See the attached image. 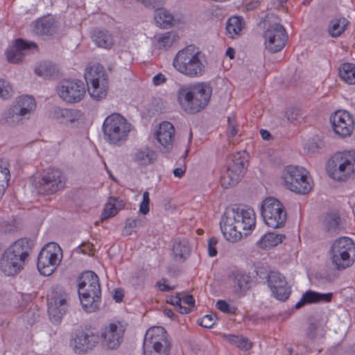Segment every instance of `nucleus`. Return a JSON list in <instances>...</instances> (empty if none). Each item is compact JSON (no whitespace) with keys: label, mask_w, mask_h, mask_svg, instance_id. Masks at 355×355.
Returning <instances> with one entry per match:
<instances>
[{"label":"nucleus","mask_w":355,"mask_h":355,"mask_svg":"<svg viewBox=\"0 0 355 355\" xmlns=\"http://www.w3.org/2000/svg\"><path fill=\"white\" fill-rule=\"evenodd\" d=\"M125 329L119 323H110L101 332L102 347L107 350H115L123 340Z\"/></svg>","instance_id":"19"},{"label":"nucleus","mask_w":355,"mask_h":355,"mask_svg":"<svg viewBox=\"0 0 355 355\" xmlns=\"http://www.w3.org/2000/svg\"><path fill=\"white\" fill-rule=\"evenodd\" d=\"M182 302L185 304L189 305V307L193 306L195 303V300L192 295H186L182 299Z\"/></svg>","instance_id":"57"},{"label":"nucleus","mask_w":355,"mask_h":355,"mask_svg":"<svg viewBox=\"0 0 355 355\" xmlns=\"http://www.w3.org/2000/svg\"><path fill=\"white\" fill-rule=\"evenodd\" d=\"M78 295L83 309L93 313L100 308L101 290L98 276L92 271L83 272L78 277Z\"/></svg>","instance_id":"5"},{"label":"nucleus","mask_w":355,"mask_h":355,"mask_svg":"<svg viewBox=\"0 0 355 355\" xmlns=\"http://www.w3.org/2000/svg\"><path fill=\"white\" fill-rule=\"evenodd\" d=\"M67 178L58 169L50 168L41 178L34 180L33 184L37 192L51 195L64 189Z\"/></svg>","instance_id":"13"},{"label":"nucleus","mask_w":355,"mask_h":355,"mask_svg":"<svg viewBox=\"0 0 355 355\" xmlns=\"http://www.w3.org/2000/svg\"><path fill=\"white\" fill-rule=\"evenodd\" d=\"M286 238L284 234L268 232L257 242V245L263 249L275 247L281 243Z\"/></svg>","instance_id":"34"},{"label":"nucleus","mask_w":355,"mask_h":355,"mask_svg":"<svg viewBox=\"0 0 355 355\" xmlns=\"http://www.w3.org/2000/svg\"><path fill=\"white\" fill-rule=\"evenodd\" d=\"M268 286L275 297L284 301L288 298L291 293L285 277L277 272H271L268 275Z\"/></svg>","instance_id":"21"},{"label":"nucleus","mask_w":355,"mask_h":355,"mask_svg":"<svg viewBox=\"0 0 355 355\" xmlns=\"http://www.w3.org/2000/svg\"><path fill=\"white\" fill-rule=\"evenodd\" d=\"M191 248L187 239H177L173 246L174 258L178 261H184L189 256Z\"/></svg>","instance_id":"31"},{"label":"nucleus","mask_w":355,"mask_h":355,"mask_svg":"<svg viewBox=\"0 0 355 355\" xmlns=\"http://www.w3.org/2000/svg\"><path fill=\"white\" fill-rule=\"evenodd\" d=\"M3 120L9 126H16L22 123L25 116L12 104L3 114Z\"/></svg>","instance_id":"33"},{"label":"nucleus","mask_w":355,"mask_h":355,"mask_svg":"<svg viewBox=\"0 0 355 355\" xmlns=\"http://www.w3.org/2000/svg\"><path fill=\"white\" fill-rule=\"evenodd\" d=\"M53 29L54 24L49 19H40L35 21L34 31L38 35H51Z\"/></svg>","instance_id":"42"},{"label":"nucleus","mask_w":355,"mask_h":355,"mask_svg":"<svg viewBox=\"0 0 355 355\" xmlns=\"http://www.w3.org/2000/svg\"><path fill=\"white\" fill-rule=\"evenodd\" d=\"M283 178L286 187L296 193L306 194L312 189L309 173L303 167L288 166Z\"/></svg>","instance_id":"11"},{"label":"nucleus","mask_w":355,"mask_h":355,"mask_svg":"<svg viewBox=\"0 0 355 355\" xmlns=\"http://www.w3.org/2000/svg\"><path fill=\"white\" fill-rule=\"evenodd\" d=\"M167 279L163 278L161 282L157 283V286L161 291H170L174 288V286H170L166 284Z\"/></svg>","instance_id":"53"},{"label":"nucleus","mask_w":355,"mask_h":355,"mask_svg":"<svg viewBox=\"0 0 355 355\" xmlns=\"http://www.w3.org/2000/svg\"><path fill=\"white\" fill-rule=\"evenodd\" d=\"M320 331H321V336H322L323 329L320 327L316 321L310 322L306 332V338L310 340L316 339L319 336Z\"/></svg>","instance_id":"47"},{"label":"nucleus","mask_w":355,"mask_h":355,"mask_svg":"<svg viewBox=\"0 0 355 355\" xmlns=\"http://www.w3.org/2000/svg\"><path fill=\"white\" fill-rule=\"evenodd\" d=\"M340 78L347 84L355 85V65L350 63L342 64L340 69Z\"/></svg>","instance_id":"43"},{"label":"nucleus","mask_w":355,"mask_h":355,"mask_svg":"<svg viewBox=\"0 0 355 355\" xmlns=\"http://www.w3.org/2000/svg\"><path fill=\"white\" fill-rule=\"evenodd\" d=\"M58 96L68 103L80 102L85 94L84 83L80 80H64L57 87Z\"/></svg>","instance_id":"17"},{"label":"nucleus","mask_w":355,"mask_h":355,"mask_svg":"<svg viewBox=\"0 0 355 355\" xmlns=\"http://www.w3.org/2000/svg\"><path fill=\"white\" fill-rule=\"evenodd\" d=\"M146 218L144 216H137L136 218H128L125 220V225L122 230V234L124 236H130L136 231L135 229L145 225Z\"/></svg>","instance_id":"38"},{"label":"nucleus","mask_w":355,"mask_h":355,"mask_svg":"<svg viewBox=\"0 0 355 355\" xmlns=\"http://www.w3.org/2000/svg\"><path fill=\"white\" fill-rule=\"evenodd\" d=\"M211 93V87L205 83L183 85L178 91V101L184 112L193 114L207 105Z\"/></svg>","instance_id":"2"},{"label":"nucleus","mask_w":355,"mask_h":355,"mask_svg":"<svg viewBox=\"0 0 355 355\" xmlns=\"http://www.w3.org/2000/svg\"><path fill=\"white\" fill-rule=\"evenodd\" d=\"M69 295L64 291H53L48 296V313L53 323H59L68 311Z\"/></svg>","instance_id":"16"},{"label":"nucleus","mask_w":355,"mask_h":355,"mask_svg":"<svg viewBox=\"0 0 355 355\" xmlns=\"http://www.w3.org/2000/svg\"><path fill=\"white\" fill-rule=\"evenodd\" d=\"M100 336L91 331L77 330L71 336L70 346L76 354H84L94 349Z\"/></svg>","instance_id":"18"},{"label":"nucleus","mask_w":355,"mask_h":355,"mask_svg":"<svg viewBox=\"0 0 355 355\" xmlns=\"http://www.w3.org/2000/svg\"><path fill=\"white\" fill-rule=\"evenodd\" d=\"M36 47L33 42H27L21 39H17L15 46H10L6 52L7 59L9 62L17 64L21 62L25 55V51Z\"/></svg>","instance_id":"23"},{"label":"nucleus","mask_w":355,"mask_h":355,"mask_svg":"<svg viewBox=\"0 0 355 355\" xmlns=\"http://www.w3.org/2000/svg\"><path fill=\"white\" fill-rule=\"evenodd\" d=\"M244 23L243 19L239 17H230L226 24V33L230 38H234L239 35L243 28Z\"/></svg>","instance_id":"37"},{"label":"nucleus","mask_w":355,"mask_h":355,"mask_svg":"<svg viewBox=\"0 0 355 355\" xmlns=\"http://www.w3.org/2000/svg\"><path fill=\"white\" fill-rule=\"evenodd\" d=\"M79 248L81 250V251L85 253H89L93 250V245L90 243L89 242H85L83 243L80 246Z\"/></svg>","instance_id":"56"},{"label":"nucleus","mask_w":355,"mask_h":355,"mask_svg":"<svg viewBox=\"0 0 355 355\" xmlns=\"http://www.w3.org/2000/svg\"><path fill=\"white\" fill-rule=\"evenodd\" d=\"M234 49L232 47H230L226 51V55L228 56L230 59H233L234 57Z\"/></svg>","instance_id":"63"},{"label":"nucleus","mask_w":355,"mask_h":355,"mask_svg":"<svg viewBox=\"0 0 355 355\" xmlns=\"http://www.w3.org/2000/svg\"><path fill=\"white\" fill-rule=\"evenodd\" d=\"M125 207V202L120 198L115 197H110L108 202L105 205L104 210L101 214V220H106L110 217L115 216L119 210Z\"/></svg>","instance_id":"30"},{"label":"nucleus","mask_w":355,"mask_h":355,"mask_svg":"<svg viewBox=\"0 0 355 355\" xmlns=\"http://www.w3.org/2000/svg\"><path fill=\"white\" fill-rule=\"evenodd\" d=\"M82 116L80 110L55 107L52 113V118L60 123L69 125L78 121Z\"/></svg>","instance_id":"25"},{"label":"nucleus","mask_w":355,"mask_h":355,"mask_svg":"<svg viewBox=\"0 0 355 355\" xmlns=\"http://www.w3.org/2000/svg\"><path fill=\"white\" fill-rule=\"evenodd\" d=\"M13 94V89L10 83L0 78V97L3 99H8Z\"/></svg>","instance_id":"48"},{"label":"nucleus","mask_w":355,"mask_h":355,"mask_svg":"<svg viewBox=\"0 0 355 355\" xmlns=\"http://www.w3.org/2000/svg\"><path fill=\"white\" fill-rule=\"evenodd\" d=\"M8 163L0 159V198L4 194L10 179Z\"/></svg>","instance_id":"41"},{"label":"nucleus","mask_w":355,"mask_h":355,"mask_svg":"<svg viewBox=\"0 0 355 355\" xmlns=\"http://www.w3.org/2000/svg\"><path fill=\"white\" fill-rule=\"evenodd\" d=\"M256 225L254 210L250 208L227 209L223 215L220 226L224 237L235 243L250 234Z\"/></svg>","instance_id":"1"},{"label":"nucleus","mask_w":355,"mask_h":355,"mask_svg":"<svg viewBox=\"0 0 355 355\" xmlns=\"http://www.w3.org/2000/svg\"><path fill=\"white\" fill-rule=\"evenodd\" d=\"M349 21L345 18L334 19L330 21L329 33L332 37L339 36L346 28Z\"/></svg>","instance_id":"44"},{"label":"nucleus","mask_w":355,"mask_h":355,"mask_svg":"<svg viewBox=\"0 0 355 355\" xmlns=\"http://www.w3.org/2000/svg\"><path fill=\"white\" fill-rule=\"evenodd\" d=\"M93 42L101 48L110 49L114 44L112 35L107 31L96 30L92 35Z\"/></svg>","instance_id":"32"},{"label":"nucleus","mask_w":355,"mask_h":355,"mask_svg":"<svg viewBox=\"0 0 355 355\" xmlns=\"http://www.w3.org/2000/svg\"><path fill=\"white\" fill-rule=\"evenodd\" d=\"M164 313L166 316H167L171 319H173V317L175 316L173 311L169 309H165L164 311Z\"/></svg>","instance_id":"64"},{"label":"nucleus","mask_w":355,"mask_h":355,"mask_svg":"<svg viewBox=\"0 0 355 355\" xmlns=\"http://www.w3.org/2000/svg\"><path fill=\"white\" fill-rule=\"evenodd\" d=\"M327 170L333 179L346 180L355 173V150L336 153L327 162Z\"/></svg>","instance_id":"8"},{"label":"nucleus","mask_w":355,"mask_h":355,"mask_svg":"<svg viewBox=\"0 0 355 355\" xmlns=\"http://www.w3.org/2000/svg\"><path fill=\"white\" fill-rule=\"evenodd\" d=\"M88 92L91 97L100 101L107 96L108 82L87 83Z\"/></svg>","instance_id":"35"},{"label":"nucleus","mask_w":355,"mask_h":355,"mask_svg":"<svg viewBox=\"0 0 355 355\" xmlns=\"http://www.w3.org/2000/svg\"><path fill=\"white\" fill-rule=\"evenodd\" d=\"M330 122L335 133L340 137L350 136L354 128L352 116L345 110H338L330 116Z\"/></svg>","instance_id":"20"},{"label":"nucleus","mask_w":355,"mask_h":355,"mask_svg":"<svg viewBox=\"0 0 355 355\" xmlns=\"http://www.w3.org/2000/svg\"><path fill=\"white\" fill-rule=\"evenodd\" d=\"M155 15V21L158 26L162 28H168L173 26H175L180 22L179 19H175L174 16L168 10L156 8Z\"/></svg>","instance_id":"27"},{"label":"nucleus","mask_w":355,"mask_h":355,"mask_svg":"<svg viewBox=\"0 0 355 355\" xmlns=\"http://www.w3.org/2000/svg\"><path fill=\"white\" fill-rule=\"evenodd\" d=\"M114 299L116 302L122 301L123 297V293L121 290H116L113 296Z\"/></svg>","instance_id":"59"},{"label":"nucleus","mask_w":355,"mask_h":355,"mask_svg":"<svg viewBox=\"0 0 355 355\" xmlns=\"http://www.w3.org/2000/svg\"><path fill=\"white\" fill-rule=\"evenodd\" d=\"M226 340L230 344L235 345L242 350H248L252 346V343L248 338L237 336V335H227L225 336Z\"/></svg>","instance_id":"46"},{"label":"nucleus","mask_w":355,"mask_h":355,"mask_svg":"<svg viewBox=\"0 0 355 355\" xmlns=\"http://www.w3.org/2000/svg\"><path fill=\"white\" fill-rule=\"evenodd\" d=\"M178 311L180 313L187 314L191 311L190 307L183 306L182 303L178 306Z\"/></svg>","instance_id":"61"},{"label":"nucleus","mask_w":355,"mask_h":355,"mask_svg":"<svg viewBox=\"0 0 355 355\" xmlns=\"http://www.w3.org/2000/svg\"><path fill=\"white\" fill-rule=\"evenodd\" d=\"M185 171H186V168H185V166H184V167H180V168H175L173 170V175L175 177L180 178L184 175Z\"/></svg>","instance_id":"58"},{"label":"nucleus","mask_w":355,"mask_h":355,"mask_svg":"<svg viewBox=\"0 0 355 355\" xmlns=\"http://www.w3.org/2000/svg\"><path fill=\"white\" fill-rule=\"evenodd\" d=\"M169 302L178 307L182 303V299L179 296L172 297Z\"/></svg>","instance_id":"60"},{"label":"nucleus","mask_w":355,"mask_h":355,"mask_svg":"<svg viewBox=\"0 0 355 355\" xmlns=\"http://www.w3.org/2000/svg\"><path fill=\"white\" fill-rule=\"evenodd\" d=\"M62 258V250L57 243L46 244L38 255L37 263L38 270L44 276L51 275L60 264Z\"/></svg>","instance_id":"14"},{"label":"nucleus","mask_w":355,"mask_h":355,"mask_svg":"<svg viewBox=\"0 0 355 355\" xmlns=\"http://www.w3.org/2000/svg\"><path fill=\"white\" fill-rule=\"evenodd\" d=\"M150 198L149 193L145 191L143 193V199L139 205V212L144 215L147 214L149 212Z\"/></svg>","instance_id":"51"},{"label":"nucleus","mask_w":355,"mask_h":355,"mask_svg":"<svg viewBox=\"0 0 355 355\" xmlns=\"http://www.w3.org/2000/svg\"><path fill=\"white\" fill-rule=\"evenodd\" d=\"M260 134L261 135L262 139L264 140H269L270 138L271 137L270 133L266 130H261Z\"/></svg>","instance_id":"62"},{"label":"nucleus","mask_w":355,"mask_h":355,"mask_svg":"<svg viewBox=\"0 0 355 355\" xmlns=\"http://www.w3.org/2000/svg\"><path fill=\"white\" fill-rule=\"evenodd\" d=\"M12 105L17 107L19 112L26 118H28L29 115L36 107L35 99L32 96L27 95L19 96Z\"/></svg>","instance_id":"29"},{"label":"nucleus","mask_w":355,"mask_h":355,"mask_svg":"<svg viewBox=\"0 0 355 355\" xmlns=\"http://www.w3.org/2000/svg\"><path fill=\"white\" fill-rule=\"evenodd\" d=\"M85 78L87 83L107 82V75L104 68L101 64H96L87 68L85 73Z\"/></svg>","instance_id":"28"},{"label":"nucleus","mask_w":355,"mask_h":355,"mask_svg":"<svg viewBox=\"0 0 355 355\" xmlns=\"http://www.w3.org/2000/svg\"><path fill=\"white\" fill-rule=\"evenodd\" d=\"M172 64L177 71L189 78L202 76L207 69L205 55L193 45L178 51L173 58Z\"/></svg>","instance_id":"3"},{"label":"nucleus","mask_w":355,"mask_h":355,"mask_svg":"<svg viewBox=\"0 0 355 355\" xmlns=\"http://www.w3.org/2000/svg\"><path fill=\"white\" fill-rule=\"evenodd\" d=\"M332 297L331 293H320L309 290L303 294L300 301L295 304V308L300 309L306 304L329 302Z\"/></svg>","instance_id":"26"},{"label":"nucleus","mask_w":355,"mask_h":355,"mask_svg":"<svg viewBox=\"0 0 355 355\" xmlns=\"http://www.w3.org/2000/svg\"><path fill=\"white\" fill-rule=\"evenodd\" d=\"M102 128L107 143L120 146L128 139L132 125L122 115L113 113L105 118Z\"/></svg>","instance_id":"6"},{"label":"nucleus","mask_w":355,"mask_h":355,"mask_svg":"<svg viewBox=\"0 0 355 355\" xmlns=\"http://www.w3.org/2000/svg\"><path fill=\"white\" fill-rule=\"evenodd\" d=\"M135 159L141 165L150 164L156 159V153L153 150L146 147L135 153Z\"/></svg>","instance_id":"40"},{"label":"nucleus","mask_w":355,"mask_h":355,"mask_svg":"<svg viewBox=\"0 0 355 355\" xmlns=\"http://www.w3.org/2000/svg\"><path fill=\"white\" fill-rule=\"evenodd\" d=\"M171 347V338L163 327H153L146 332L143 355H169Z\"/></svg>","instance_id":"7"},{"label":"nucleus","mask_w":355,"mask_h":355,"mask_svg":"<svg viewBox=\"0 0 355 355\" xmlns=\"http://www.w3.org/2000/svg\"><path fill=\"white\" fill-rule=\"evenodd\" d=\"M323 230L329 236H335L343 230L344 226L337 212L327 214L322 221Z\"/></svg>","instance_id":"24"},{"label":"nucleus","mask_w":355,"mask_h":355,"mask_svg":"<svg viewBox=\"0 0 355 355\" xmlns=\"http://www.w3.org/2000/svg\"><path fill=\"white\" fill-rule=\"evenodd\" d=\"M217 318L214 314L204 315L199 321V324L205 328H211L216 322Z\"/></svg>","instance_id":"49"},{"label":"nucleus","mask_w":355,"mask_h":355,"mask_svg":"<svg viewBox=\"0 0 355 355\" xmlns=\"http://www.w3.org/2000/svg\"><path fill=\"white\" fill-rule=\"evenodd\" d=\"M233 277L232 284L234 291L237 294H243L248 288L249 277L241 273L234 274Z\"/></svg>","instance_id":"39"},{"label":"nucleus","mask_w":355,"mask_h":355,"mask_svg":"<svg viewBox=\"0 0 355 355\" xmlns=\"http://www.w3.org/2000/svg\"><path fill=\"white\" fill-rule=\"evenodd\" d=\"M156 46L159 49L167 50L178 39L175 32L169 31L157 35L156 37Z\"/></svg>","instance_id":"36"},{"label":"nucleus","mask_w":355,"mask_h":355,"mask_svg":"<svg viewBox=\"0 0 355 355\" xmlns=\"http://www.w3.org/2000/svg\"><path fill=\"white\" fill-rule=\"evenodd\" d=\"M261 213L264 222L270 227L280 228L285 224L287 217L286 209L275 198L268 197L263 201Z\"/></svg>","instance_id":"12"},{"label":"nucleus","mask_w":355,"mask_h":355,"mask_svg":"<svg viewBox=\"0 0 355 355\" xmlns=\"http://www.w3.org/2000/svg\"><path fill=\"white\" fill-rule=\"evenodd\" d=\"M227 134L229 137H234L238 132L237 123L235 121L234 115L228 116Z\"/></svg>","instance_id":"50"},{"label":"nucleus","mask_w":355,"mask_h":355,"mask_svg":"<svg viewBox=\"0 0 355 355\" xmlns=\"http://www.w3.org/2000/svg\"><path fill=\"white\" fill-rule=\"evenodd\" d=\"M35 71L37 75L47 78L55 75L58 73V68L51 62H44L37 67Z\"/></svg>","instance_id":"45"},{"label":"nucleus","mask_w":355,"mask_h":355,"mask_svg":"<svg viewBox=\"0 0 355 355\" xmlns=\"http://www.w3.org/2000/svg\"><path fill=\"white\" fill-rule=\"evenodd\" d=\"M34 245L32 239L22 238L10 245L3 252L0 259V268L8 276H12L19 272L25 264Z\"/></svg>","instance_id":"4"},{"label":"nucleus","mask_w":355,"mask_h":355,"mask_svg":"<svg viewBox=\"0 0 355 355\" xmlns=\"http://www.w3.org/2000/svg\"><path fill=\"white\" fill-rule=\"evenodd\" d=\"M355 257V245L349 237H340L331 245V259L337 270L349 267Z\"/></svg>","instance_id":"9"},{"label":"nucleus","mask_w":355,"mask_h":355,"mask_svg":"<svg viewBox=\"0 0 355 355\" xmlns=\"http://www.w3.org/2000/svg\"><path fill=\"white\" fill-rule=\"evenodd\" d=\"M174 134L175 128L172 123L168 121L160 123L155 133L157 141L164 147L166 152H168L173 148Z\"/></svg>","instance_id":"22"},{"label":"nucleus","mask_w":355,"mask_h":355,"mask_svg":"<svg viewBox=\"0 0 355 355\" xmlns=\"http://www.w3.org/2000/svg\"><path fill=\"white\" fill-rule=\"evenodd\" d=\"M218 243L217 239L211 237L208 241V253L210 257H214L217 254L216 245Z\"/></svg>","instance_id":"52"},{"label":"nucleus","mask_w":355,"mask_h":355,"mask_svg":"<svg viewBox=\"0 0 355 355\" xmlns=\"http://www.w3.org/2000/svg\"><path fill=\"white\" fill-rule=\"evenodd\" d=\"M153 81L154 85H161V84L165 83L166 81V78L164 75H163L162 73H160L155 75L153 77Z\"/></svg>","instance_id":"55"},{"label":"nucleus","mask_w":355,"mask_h":355,"mask_svg":"<svg viewBox=\"0 0 355 355\" xmlns=\"http://www.w3.org/2000/svg\"><path fill=\"white\" fill-rule=\"evenodd\" d=\"M247 163L245 152L231 155L227 160L226 171L220 178L222 187L227 189L237 184L244 175Z\"/></svg>","instance_id":"10"},{"label":"nucleus","mask_w":355,"mask_h":355,"mask_svg":"<svg viewBox=\"0 0 355 355\" xmlns=\"http://www.w3.org/2000/svg\"><path fill=\"white\" fill-rule=\"evenodd\" d=\"M265 45L267 50L271 53L281 51L286 45L288 35L284 27L279 22H271L265 20L264 23Z\"/></svg>","instance_id":"15"},{"label":"nucleus","mask_w":355,"mask_h":355,"mask_svg":"<svg viewBox=\"0 0 355 355\" xmlns=\"http://www.w3.org/2000/svg\"><path fill=\"white\" fill-rule=\"evenodd\" d=\"M216 307L222 312L229 313L231 312L230 305L224 300H218Z\"/></svg>","instance_id":"54"}]
</instances>
